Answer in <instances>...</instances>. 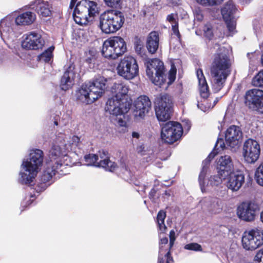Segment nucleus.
Segmentation results:
<instances>
[{
  "instance_id": "nucleus-13",
  "label": "nucleus",
  "mask_w": 263,
  "mask_h": 263,
  "mask_svg": "<svg viewBox=\"0 0 263 263\" xmlns=\"http://www.w3.org/2000/svg\"><path fill=\"white\" fill-rule=\"evenodd\" d=\"M242 245L246 250L253 251L263 245V231L254 229L246 231L242 237Z\"/></svg>"
},
{
  "instance_id": "nucleus-44",
  "label": "nucleus",
  "mask_w": 263,
  "mask_h": 263,
  "mask_svg": "<svg viewBox=\"0 0 263 263\" xmlns=\"http://www.w3.org/2000/svg\"><path fill=\"white\" fill-rule=\"evenodd\" d=\"M224 147H225V144L223 140L221 138H219L217 139L214 149L212 152H214L216 155L218 153V151L223 150Z\"/></svg>"
},
{
  "instance_id": "nucleus-49",
  "label": "nucleus",
  "mask_w": 263,
  "mask_h": 263,
  "mask_svg": "<svg viewBox=\"0 0 263 263\" xmlns=\"http://www.w3.org/2000/svg\"><path fill=\"white\" fill-rule=\"evenodd\" d=\"M106 5L110 7H117L121 0H104Z\"/></svg>"
},
{
  "instance_id": "nucleus-15",
  "label": "nucleus",
  "mask_w": 263,
  "mask_h": 263,
  "mask_svg": "<svg viewBox=\"0 0 263 263\" xmlns=\"http://www.w3.org/2000/svg\"><path fill=\"white\" fill-rule=\"evenodd\" d=\"M245 103L250 108L263 114V90L259 89L248 90L245 94Z\"/></svg>"
},
{
  "instance_id": "nucleus-54",
  "label": "nucleus",
  "mask_w": 263,
  "mask_h": 263,
  "mask_svg": "<svg viewBox=\"0 0 263 263\" xmlns=\"http://www.w3.org/2000/svg\"><path fill=\"white\" fill-rule=\"evenodd\" d=\"M54 124L56 126L60 124V125L62 124L60 120V117L58 115H56L53 117V120Z\"/></svg>"
},
{
  "instance_id": "nucleus-60",
  "label": "nucleus",
  "mask_w": 263,
  "mask_h": 263,
  "mask_svg": "<svg viewBox=\"0 0 263 263\" xmlns=\"http://www.w3.org/2000/svg\"><path fill=\"white\" fill-rule=\"evenodd\" d=\"M76 0H71L69 5V8L72 9L74 6Z\"/></svg>"
},
{
  "instance_id": "nucleus-52",
  "label": "nucleus",
  "mask_w": 263,
  "mask_h": 263,
  "mask_svg": "<svg viewBox=\"0 0 263 263\" xmlns=\"http://www.w3.org/2000/svg\"><path fill=\"white\" fill-rule=\"evenodd\" d=\"M188 96L186 94H183L179 97L178 103L181 105H184L187 101Z\"/></svg>"
},
{
  "instance_id": "nucleus-32",
  "label": "nucleus",
  "mask_w": 263,
  "mask_h": 263,
  "mask_svg": "<svg viewBox=\"0 0 263 263\" xmlns=\"http://www.w3.org/2000/svg\"><path fill=\"white\" fill-rule=\"evenodd\" d=\"M216 156V153H214V152H212L208 156V157L206 158V159H205L203 162H202V169L201 172H200V174L199 176V184L201 188V190L202 191H204L205 190V186L204 184V181L203 182H201V178L202 177H204L206 171V167L209 165L211 160L214 158V157Z\"/></svg>"
},
{
  "instance_id": "nucleus-24",
  "label": "nucleus",
  "mask_w": 263,
  "mask_h": 263,
  "mask_svg": "<svg viewBox=\"0 0 263 263\" xmlns=\"http://www.w3.org/2000/svg\"><path fill=\"white\" fill-rule=\"evenodd\" d=\"M227 178L226 186L233 192L238 191L245 182V176L240 172L233 171Z\"/></svg>"
},
{
  "instance_id": "nucleus-55",
  "label": "nucleus",
  "mask_w": 263,
  "mask_h": 263,
  "mask_svg": "<svg viewBox=\"0 0 263 263\" xmlns=\"http://www.w3.org/2000/svg\"><path fill=\"white\" fill-rule=\"evenodd\" d=\"M86 62L88 63V64H91L93 62H94L95 60V56L94 55H91L90 57H87L86 59Z\"/></svg>"
},
{
  "instance_id": "nucleus-62",
  "label": "nucleus",
  "mask_w": 263,
  "mask_h": 263,
  "mask_svg": "<svg viewBox=\"0 0 263 263\" xmlns=\"http://www.w3.org/2000/svg\"><path fill=\"white\" fill-rule=\"evenodd\" d=\"M191 127V123L189 121L186 122V127H184L185 129L186 128L187 130H189Z\"/></svg>"
},
{
  "instance_id": "nucleus-37",
  "label": "nucleus",
  "mask_w": 263,
  "mask_h": 263,
  "mask_svg": "<svg viewBox=\"0 0 263 263\" xmlns=\"http://www.w3.org/2000/svg\"><path fill=\"white\" fill-rule=\"evenodd\" d=\"M91 82L95 85L96 87L102 90L103 93L104 92L107 85H108L107 80L102 77L97 78Z\"/></svg>"
},
{
  "instance_id": "nucleus-36",
  "label": "nucleus",
  "mask_w": 263,
  "mask_h": 263,
  "mask_svg": "<svg viewBox=\"0 0 263 263\" xmlns=\"http://www.w3.org/2000/svg\"><path fill=\"white\" fill-rule=\"evenodd\" d=\"M166 217V213L163 210L160 211L157 216V222L159 230L161 233H164L166 230V227L164 224V219Z\"/></svg>"
},
{
  "instance_id": "nucleus-17",
  "label": "nucleus",
  "mask_w": 263,
  "mask_h": 263,
  "mask_svg": "<svg viewBox=\"0 0 263 263\" xmlns=\"http://www.w3.org/2000/svg\"><path fill=\"white\" fill-rule=\"evenodd\" d=\"M260 155V146L252 139L245 141L243 146L242 156L246 162L253 163L257 160Z\"/></svg>"
},
{
  "instance_id": "nucleus-18",
  "label": "nucleus",
  "mask_w": 263,
  "mask_h": 263,
  "mask_svg": "<svg viewBox=\"0 0 263 263\" xmlns=\"http://www.w3.org/2000/svg\"><path fill=\"white\" fill-rule=\"evenodd\" d=\"M242 138V133L239 126L232 125L225 133L227 144L232 151H236L239 147Z\"/></svg>"
},
{
  "instance_id": "nucleus-12",
  "label": "nucleus",
  "mask_w": 263,
  "mask_h": 263,
  "mask_svg": "<svg viewBox=\"0 0 263 263\" xmlns=\"http://www.w3.org/2000/svg\"><path fill=\"white\" fill-rule=\"evenodd\" d=\"M182 133L183 127L179 123L169 121L162 125L161 137L164 142L172 144L180 139Z\"/></svg>"
},
{
  "instance_id": "nucleus-8",
  "label": "nucleus",
  "mask_w": 263,
  "mask_h": 263,
  "mask_svg": "<svg viewBox=\"0 0 263 263\" xmlns=\"http://www.w3.org/2000/svg\"><path fill=\"white\" fill-rule=\"evenodd\" d=\"M116 70L118 74L126 80H132L138 75L139 67L136 60L132 56L121 59Z\"/></svg>"
},
{
  "instance_id": "nucleus-7",
  "label": "nucleus",
  "mask_w": 263,
  "mask_h": 263,
  "mask_svg": "<svg viewBox=\"0 0 263 263\" xmlns=\"http://www.w3.org/2000/svg\"><path fill=\"white\" fill-rule=\"evenodd\" d=\"M146 74L155 85L161 86L165 81L163 63L158 59H148L145 62Z\"/></svg>"
},
{
  "instance_id": "nucleus-21",
  "label": "nucleus",
  "mask_w": 263,
  "mask_h": 263,
  "mask_svg": "<svg viewBox=\"0 0 263 263\" xmlns=\"http://www.w3.org/2000/svg\"><path fill=\"white\" fill-rule=\"evenodd\" d=\"M45 44V41L40 34L32 31L26 35L22 43L23 48L28 50H39L42 49Z\"/></svg>"
},
{
  "instance_id": "nucleus-16",
  "label": "nucleus",
  "mask_w": 263,
  "mask_h": 263,
  "mask_svg": "<svg viewBox=\"0 0 263 263\" xmlns=\"http://www.w3.org/2000/svg\"><path fill=\"white\" fill-rule=\"evenodd\" d=\"M197 77L198 80L199 89L201 97L204 99L201 103L198 102L197 106L202 111L205 112L212 108L211 103L206 99L209 96V90L208 84L201 69H198L196 71Z\"/></svg>"
},
{
  "instance_id": "nucleus-42",
  "label": "nucleus",
  "mask_w": 263,
  "mask_h": 263,
  "mask_svg": "<svg viewBox=\"0 0 263 263\" xmlns=\"http://www.w3.org/2000/svg\"><path fill=\"white\" fill-rule=\"evenodd\" d=\"M184 249L188 250L194 251H201L202 247L200 245L197 243H188L184 246Z\"/></svg>"
},
{
  "instance_id": "nucleus-41",
  "label": "nucleus",
  "mask_w": 263,
  "mask_h": 263,
  "mask_svg": "<svg viewBox=\"0 0 263 263\" xmlns=\"http://www.w3.org/2000/svg\"><path fill=\"white\" fill-rule=\"evenodd\" d=\"M13 22V17L11 15H8L4 18L1 20V27L3 26H5L6 28H8L7 30L9 31L10 27Z\"/></svg>"
},
{
  "instance_id": "nucleus-5",
  "label": "nucleus",
  "mask_w": 263,
  "mask_h": 263,
  "mask_svg": "<svg viewBox=\"0 0 263 263\" xmlns=\"http://www.w3.org/2000/svg\"><path fill=\"white\" fill-rule=\"evenodd\" d=\"M124 21V16L121 12L117 10L107 11L100 16V27L105 33H113L122 27Z\"/></svg>"
},
{
  "instance_id": "nucleus-4",
  "label": "nucleus",
  "mask_w": 263,
  "mask_h": 263,
  "mask_svg": "<svg viewBox=\"0 0 263 263\" xmlns=\"http://www.w3.org/2000/svg\"><path fill=\"white\" fill-rule=\"evenodd\" d=\"M99 13L96 2L89 0H82L78 3L73 12L75 22L80 25H86L91 22Z\"/></svg>"
},
{
  "instance_id": "nucleus-6",
  "label": "nucleus",
  "mask_w": 263,
  "mask_h": 263,
  "mask_svg": "<svg viewBox=\"0 0 263 263\" xmlns=\"http://www.w3.org/2000/svg\"><path fill=\"white\" fill-rule=\"evenodd\" d=\"M126 50V44L124 39L115 36L104 41L102 54L106 59L115 60L123 54Z\"/></svg>"
},
{
  "instance_id": "nucleus-28",
  "label": "nucleus",
  "mask_w": 263,
  "mask_h": 263,
  "mask_svg": "<svg viewBox=\"0 0 263 263\" xmlns=\"http://www.w3.org/2000/svg\"><path fill=\"white\" fill-rule=\"evenodd\" d=\"M35 14L27 11L18 15L15 18V22L17 26H26L32 24L35 20Z\"/></svg>"
},
{
  "instance_id": "nucleus-39",
  "label": "nucleus",
  "mask_w": 263,
  "mask_h": 263,
  "mask_svg": "<svg viewBox=\"0 0 263 263\" xmlns=\"http://www.w3.org/2000/svg\"><path fill=\"white\" fill-rule=\"evenodd\" d=\"M252 83L256 87H263V70L259 71L253 78Z\"/></svg>"
},
{
  "instance_id": "nucleus-64",
  "label": "nucleus",
  "mask_w": 263,
  "mask_h": 263,
  "mask_svg": "<svg viewBox=\"0 0 263 263\" xmlns=\"http://www.w3.org/2000/svg\"><path fill=\"white\" fill-rule=\"evenodd\" d=\"M260 219L261 222L263 223V211L260 213Z\"/></svg>"
},
{
  "instance_id": "nucleus-23",
  "label": "nucleus",
  "mask_w": 263,
  "mask_h": 263,
  "mask_svg": "<svg viewBox=\"0 0 263 263\" xmlns=\"http://www.w3.org/2000/svg\"><path fill=\"white\" fill-rule=\"evenodd\" d=\"M217 170L219 175L227 177L234 171V164L231 157L229 155L221 156L217 162Z\"/></svg>"
},
{
  "instance_id": "nucleus-26",
  "label": "nucleus",
  "mask_w": 263,
  "mask_h": 263,
  "mask_svg": "<svg viewBox=\"0 0 263 263\" xmlns=\"http://www.w3.org/2000/svg\"><path fill=\"white\" fill-rule=\"evenodd\" d=\"M166 237L160 239L158 263H173V258L170 256V244L167 245Z\"/></svg>"
},
{
  "instance_id": "nucleus-58",
  "label": "nucleus",
  "mask_w": 263,
  "mask_h": 263,
  "mask_svg": "<svg viewBox=\"0 0 263 263\" xmlns=\"http://www.w3.org/2000/svg\"><path fill=\"white\" fill-rule=\"evenodd\" d=\"M226 194V190L224 189L223 190L221 191L219 194H218V196L221 197H224Z\"/></svg>"
},
{
  "instance_id": "nucleus-25",
  "label": "nucleus",
  "mask_w": 263,
  "mask_h": 263,
  "mask_svg": "<svg viewBox=\"0 0 263 263\" xmlns=\"http://www.w3.org/2000/svg\"><path fill=\"white\" fill-rule=\"evenodd\" d=\"M75 74L74 65L70 64L66 69L61 80L60 87L62 90H67L72 87L74 83Z\"/></svg>"
},
{
  "instance_id": "nucleus-31",
  "label": "nucleus",
  "mask_w": 263,
  "mask_h": 263,
  "mask_svg": "<svg viewBox=\"0 0 263 263\" xmlns=\"http://www.w3.org/2000/svg\"><path fill=\"white\" fill-rule=\"evenodd\" d=\"M207 202L209 203L208 206V210L212 214L219 213L222 209V203L218 198H208L206 199Z\"/></svg>"
},
{
  "instance_id": "nucleus-20",
  "label": "nucleus",
  "mask_w": 263,
  "mask_h": 263,
  "mask_svg": "<svg viewBox=\"0 0 263 263\" xmlns=\"http://www.w3.org/2000/svg\"><path fill=\"white\" fill-rule=\"evenodd\" d=\"M258 210V205L254 202H243L238 207L237 215L243 220L251 221L254 219Z\"/></svg>"
},
{
  "instance_id": "nucleus-53",
  "label": "nucleus",
  "mask_w": 263,
  "mask_h": 263,
  "mask_svg": "<svg viewBox=\"0 0 263 263\" xmlns=\"http://www.w3.org/2000/svg\"><path fill=\"white\" fill-rule=\"evenodd\" d=\"M172 29L174 34L176 35L178 37H180V35L178 29V24L172 25Z\"/></svg>"
},
{
  "instance_id": "nucleus-63",
  "label": "nucleus",
  "mask_w": 263,
  "mask_h": 263,
  "mask_svg": "<svg viewBox=\"0 0 263 263\" xmlns=\"http://www.w3.org/2000/svg\"><path fill=\"white\" fill-rule=\"evenodd\" d=\"M155 191L154 189H152L149 193V198H151L153 196H154Z\"/></svg>"
},
{
  "instance_id": "nucleus-34",
  "label": "nucleus",
  "mask_w": 263,
  "mask_h": 263,
  "mask_svg": "<svg viewBox=\"0 0 263 263\" xmlns=\"http://www.w3.org/2000/svg\"><path fill=\"white\" fill-rule=\"evenodd\" d=\"M54 49V46H50L47 50L38 55L37 60L40 62L45 63L50 62L53 58L52 52Z\"/></svg>"
},
{
  "instance_id": "nucleus-56",
  "label": "nucleus",
  "mask_w": 263,
  "mask_h": 263,
  "mask_svg": "<svg viewBox=\"0 0 263 263\" xmlns=\"http://www.w3.org/2000/svg\"><path fill=\"white\" fill-rule=\"evenodd\" d=\"M135 49L137 51H140L141 49V45L138 42L135 43Z\"/></svg>"
},
{
  "instance_id": "nucleus-2",
  "label": "nucleus",
  "mask_w": 263,
  "mask_h": 263,
  "mask_svg": "<svg viewBox=\"0 0 263 263\" xmlns=\"http://www.w3.org/2000/svg\"><path fill=\"white\" fill-rule=\"evenodd\" d=\"M213 48L216 50V53L211 65L210 74L213 89L215 92H218L223 87L231 73L232 64L226 48L217 44Z\"/></svg>"
},
{
  "instance_id": "nucleus-3",
  "label": "nucleus",
  "mask_w": 263,
  "mask_h": 263,
  "mask_svg": "<svg viewBox=\"0 0 263 263\" xmlns=\"http://www.w3.org/2000/svg\"><path fill=\"white\" fill-rule=\"evenodd\" d=\"M43 152L39 149L30 150L28 157L21 165L19 181L23 184L32 182L40 170L43 162Z\"/></svg>"
},
{
  "instance_id": "nucleus-11",
  "label": "nucleus",
  "mask_w": 263,
  "mask_h": 263,
  "mask_svg": "<svg viewBox=\"0 0 263 263\" xmlns=\"http://www.w3.org/2000/svg\"><path fill=\"white\" fill-rule=\"evenodd\" d=\"M156 115L159 121H165L170 118L172 109V100L167 94H160L155 99Z\"/></svg>"
},
{
  "instance_id": "nucleus-43",
  "label": "nucleus",
  "mask_w": 263,
  "mask_h": 263,
  "mask_svg": "<svg viewBox=\"0 0 263 263\" xmlns=\"http://www.w3.org/2000/svg\"><path fill=\"white\" fill-rule=\"evenodd\" d=\"M176 69L174 65H172L171 68L168 73V82H167L168 85H171L173 83L176 79Z\"/></svg>"
},
{
  "instance_id": "nucleus-33",
  "label": "nucleus",
  "mask_w": 263,
  "mask_h": 263,
  "mask_svg": "<svg viewBox=\"0 0 263 263\" xmlns=\"http://www.w3.org/2000/svg\"><path fill=\"white\" fill-rule=\"evenodd\" d=\"M202 31L204 36L209 40H212L216 33L215 27L210 22L204 25Z\"/></svg>"
},
{
  "instance_id": "nucleus-14",
  "label": "nucleus",
  "mask_w": 263,
  "mask_h": 263,
  "mask_svg": "<svg viewBox=\"0 0 263 263\" xmlns=\"http://www.w3.org/2000/svg\"><path fill=\"white\" fill-rule=\"evenodd\" d=\"M130 106L131 104L127 101V99L121 98V99L111 97L106 102L105 109L112 117H117L127 113Z\"/></svg>"
},
{
  "instance_id": "nucleus-30",
  "label": "nucleus",
  "mask_w": 263,
  "mask_h": 263,
  "mask_svg": "<svg viewBox=\"0 0 263 263\" xmlns=\"http://www.w3.org/2000/svg\"><path fill=\"white\" fill-rule=\"evenodd\" d=\"M204 177H203L201 178V182L204 181L205 186V190L204 191L201 190L203 193L209 190L210 186H217L221 184L222 179H225L227 177H222L218 174L217 175L211 176L208 181L204 180Z\"/></svg>"
},
{
  "instance_id": "nucleus-45",
  "label": "nucleus",
  "mask_w": 263,
  "mask_h": 263,
  "mask_svg": "<svg viewBox=\"0 0 263 263\" xmlns=\"http://www.w3.org/2000/svg\"><path fill=\"white\" fill-rule=\"evenodd\" d=\"M194 15L195 20L199 22L202 21L203 15L202 10L200 8H197L194 9Z\"/></svg>"
},
{
  "instance_id": "nucleus-61",
  "label": "nucleus",
  "mask_w": 263,
  "mask_h": 263,
  "mask_svg": "<svg viewBox=\"0 0 263 263\" xmlns=\"http://www.w3.org/2000/svg\"><path fill=\"white\" fill-rule=\"evenodd\" d=\"M260 48L262 49V53L261 55V61L262 64L263 65V43L261 45H260Z\"/></svg>"
},
{
  "instance_id": "nucleus-57",
  "label": "nucleus",
  "mask_w": 263,
  "mask_h": 263,
  "mask_svg": "<svg viewBox=\"0 0 263 263\" xmlns=\"http://www.w3.org/2000/svg\"><path fill=\"white\" fill-rule=\"evenodd\" d=\"M132 137L133 138H136V139H139V137H140V134L138 132H133L132 133Z\"/></svg>"
},
{
  "instance_id": "nucleus-51",
  "label": "nucleus",
  "mask_w": 263,
  "mask_h": 263,
  "mask_svg": "<svg viewBox=\"0 0 263 263\" xmlns=\"http://www.w3.org/2000/svg\"><path fill=\"white\" fill-rule=\"evenodd\" d=\"M175 239V232L174 230H171L170 232V248L174 245Z\"/></svg>"
},
{
  "instance_id": "nucleus-38",
  "label": "nucleus",
  "mask_w": 263,
  "mask_h": 263,
  "mask_svg": "<svg viewBox=\"0 0 263 263\" xmlns=\"http://www.w3.org/2000/svg\"><path fill=\"white\" fill-rule=\"evenodd\" d=\"M255 179L258 184L263 186V163L256 168L255 173Z\"/></svg>"
},
{
  "instance_id": "nucleus-35",
  "label": "nucleus",
  "mask_w": 263,
  "mask_h": 263,
  "mask_svg": "<svg viewBox=\"0 0 263 263\" xmlns=\"http://www.w3.org/2000/svg\"><path fill=\"white\" fill-rule=\"evenodd\" d=\"M35 10L38 14L44 17L48 16L51 14V10L47 3H39L36 6Z\"/></svg>"
},
{
  "instance_id": "nucleus-1",
  "label": "nucleus",
  "mask_w": 263,
  "mask_h": 263,
  "mask_svg": "<svg viewBox=\"0 0 263 263\" xmlns=\"http://www.w3.org/2000/svg\"><path fill=\"white\" fill-rule=\"evenodd\" d=\"M81 148L80 138L73 136L68 138L64 134L60 133L56 136L48 153L47 166L41 176L42 187L45 190L53 176L67 173V166L71 165V160L67 153Z\"/></svg>"
},
{
  "instance_id": "nucleus-46",
  "label": "nucleus",
  "mask_w": 263,
  "mask_h": 263,
  "mask_svg": "<svg viewBox=\"0 0 263 263\" xmlns=\"http://www.w3.org/2000/svg\"><path fill=\"white\" fill-rule=\"evenodd\" d=\"M254 263H263V248L258 251L254 258Z\"/></svg>"
},
{
  "instance_id": "nucleus-22",
  "label": "nucleus",
  "mask_w": 263,
  "mask_h": 263,
  "mask_svg": "<svg viewBox=\"0 0 263 263\" xmlns=\"http://www.w3.org/2000/svg\"><path fill=\"white\" fill-rule=\"evenodd\" d=\"M236 7L232 1L226 3L221 8V13L229 31L232 34L235 29L236 24L234 20V14L236 11Z\"/></svg>"
},
{
  "instance_id": "nucleus-27",
  "label": "nucleus",
  "mask_w": 263,
  "mask_h": 263,
  "mask_svg": "<svg viewBox=\"0 0 263 263\" xmlns=\"http://www.w3.org/2000/svg\"><path fill=\"white\" fill-rule=\"evenodd\" d=\"M159 43V34L156 31L151 32L146 40V48L152 54L155 53L158 49Z\"/></svg>"
},
{
  "instance_id": "nucleus-19",
  "label": "nucleus",
  "mask_w": 263,
  "mask_h": 263,
  "mask_svg": "<svg viewBox=\"0 0 263 263\" xmlns=\"http://www.w3.org/2000/svg\"><path fill=\"white\" fill-rule=\"evenodd\" d=\"M151 102L146 96L139 97L135 102L133 114L135 120L139 121L144 119L151 108Z\"/></svg>"
},
{
  "instance_id": "nucleus-40",
  "label": "nucleus",
  "mask_w": 263,
  "mask_h": 263,
  "mask_svg": "<svg viewBox=\"0 0 263 263\" xmlns=\"http://www.w3.org/2000/svg\"><path fill=\"white\" fill-rule=\"evenodd\" d=\"M223 0H196L198 3L204 6H212L218 5Z\"/></svg>"
},
{
  "instance_id": "nucleus-10",
  "label": "nucleus",
  "mask_w": 263,
  "mask_h": 263,
  "mask_svg": "<svg viewBox=\"0 0 263 263\" xmlns=\"http://www.w3.org/2000/svg\"><path fill=\"white\" fill-rule=\"evenodd\" d=\"M103 92L91 82L85 83L76 92L77 100L86 104H91L101 97Z\"/></svg>"
},
{
  "instance_id": "nucleus-50",
  "label": "nucleus",
  "mask_w": 263,
  "mask_h": 263,
  "mask_svg": "<svg viewBox=\"0 0 263 263\" xmlns=\"http://www.w3.org/2000/svg\"><path fill=\"white\" fill-rule=\"evenodd\" d=\"M115 119L117 121V123L120 126H125L126 125V122L122 118L124 117V115L118 116L116 117Z\"/></svg>"
},
{
  "instance_id": "nucleus-47",
  "label": "nucleus",
  "mask_w": 263,
  "mask_h": 263,
  "mask_svg": "<svg viewBox=\"0 0 263 263\" xmlns=\"http://www.w3.org/2000/svg\"><path fill=\"white\" fill-rule=\"evenodd\" d=\"M166 20L171 24L172 26L178 24V16L176 14L171 13L168 15Z\"/></svg>"
},
{
  "instance_id": "nucleus-29",
  "label": "nucleus",
  "mask_w": 263,
  "mask_h": 263,
  "mask_svg": "<svg viewBox=\"0 0 263 263\" xmlns=\"http://www.w3.org/2000/svg\"><path fill=\"white\" fill-rule=\"evenodd\" d=\"M128 86L124 83H114L111 87V92L113 94L112 97H116L118 99H126V96L128 92Z\"/></svg>"
},
{
  "instance_id": "nucleus-48",
  "label": "nucleus",
  "mask_w": 263,
  "mask_h": 263,
  "mask_svg": "<svg viewBox=\"0 0 263 263\" xmlns=\"http://www.w3.org/2000/svg\"><path fill=\"white\" fill-rule=\"evenodd\" d=\"M263 27L261 23L258 21H255L253 23V29L256 34L259 33L262 29Z\"/></svg>"
},
{
  "instance_id": "nucleus-59",
  "label": "nucleus",
  "mask_w": 263,
  "mask_h": 263,
  "mask_svg": "<svg viewBox=\"0 0 263 263\" xmlns=\"http://www.w3.org/2000/svg\"><path fill=\"white\" fill-rule=\"evenodd\" d=\"M76 0H71L69 5V8L72 9L74 6Z\"/></svg>"
},
{
  "instance_id": "nucleus-9",
  "label": "nucleus",
  "mask_w": 263,
  "mask_h": 263,
  "mask_svg": "<svg viewBox=\"0 0 263 263\" xmlns=\"http://www.w3.org/2000/svg\"><path fill=\"white\" fill-rule=\"evenodd\" d=\"M108 155L107 152L104 150L99 151L97 154L86 155L84 157L86 165L101 167L106 171L113 172L116 168L117 165L109 159Z\"/></svg>"
}]
</instances>
